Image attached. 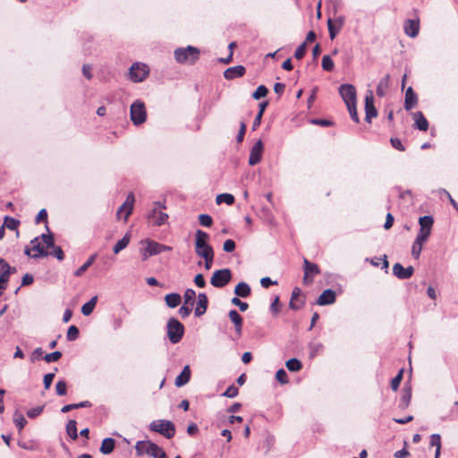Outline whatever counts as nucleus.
<instances>
[{
    "label": "nucleus",
    "instance_id": "obj_1",
    "mask_svg": "<svg viewBox=\"0 0 458 458\" xmlns=\"http://www.w3.org/2000/svg\"><path fill=\"white\" fill-rule=\"evenodd\" d=\"M174 58L179 64H193L199 58V49L191 46L178 47L174 50Z\"/></svg>",
    "mask_w": 458,
    "mask_h": 458
},
{
    "label": "nucleus",
    "instance_id": "obj_2",
    "mask_svg": "<svg viewBox=\"0 0 458 458\" xmlns=\"http://www.w3.org/2000/svg\"><path fill=\"white\" fill-rule=\"evenodd\" d=\"M166 334L172 344H178L183 337L184 326L177 318H170L166 324Z\"/></svg>",
    "mask_w": 458,
    "mask_h": 458
},
{
    "label": "nucleus",
    "instance_id": "obj_3",
    "mask_svg": "<svg viewBox=\"0 0 458 458\" xmlns=\"http://www.w3.org/2000/svg\"><path fill=\"white\" fill-rule=\"evenodd\" d=\"M142 243L146 244V247L141 248L140 250L143 260H147L149 257L156 256L161 252L172 250V247L149 239L143 241Z\"/></svg>",
    "mask_w": 458,
    "mask_h": 458
},
{
    "label": "nucleus",
    "instance_id": "obj_4",
    "mask_svg": "<svg viewBox=\"0 0 458 458\" xmlns=\"http://www.w3.org/2000/svg\"><path fill=\"white\" fill-rule=\"evenodd\" d=\"M151 431L157 432L166 437L167 439L172 438L175 434L174 424L166 420H154L149 425Z\"/></svg>",
    "mask_w": 458,
    "mask_h": 458
},
{
    "label": "nucleus",
    "instance_id": "obj_5",
    "mask_svg": "<svg viewBox=\"0 0 458 458\" xmlns=\"http://www.w3.org/2000/svg\"><path fill=\"white\" fill-rule=\"evenodd\" d=\"M208 239L209 235L206 232L199 229L196 231L195 252L199 257L203 256V253H214L212 246L208 242Z\"/></svg>",
    "mask_w": 458,
    "mask_h": 458
},
{
    "label": "nucleus",
    "instance_id": "obj_6",
    "mask_svg": "<svg viewBox=\"0 0 458 458\" xmlns=\"http://www.w3.org/2000/svg\"><path fill=\"white\" fill-rule=\"evenodd\" d=\"M31 248H25L24 253L33 259H38L40 257H46L49 255V252L47 251V249L46 247V244L40 237L34 238L31 242Z\"/></svg>",
    "mask_w": 458,
    "mask_h": 458
},
{
    "label": "nucleus",
    "instance_id": "obj_7",
    "mask_svg": "<svg viewBox=\"0 0 458 458\" xmlns=\"http://www.w3.org/2000/svg\"><path fill=\"white\" fill-rule=\"evenodd\" d=\"M147 112L141 100L134 101L131 106V120L134 125H140L146 121Z\"/></svg>",
    "mask_w": 458,
    "mask_h": 458
},
{
    "label": "nucleus",
    "instance_id": "obj_8",
    "mask_svg": "<svg viewBox=\"0 0 458 458\" xmlns=\"http://www.w3.org/2000/svg\"><path fill=\"white\" fill-rule=\"evenodd\" d=\"M232 280V272L229 268H223L213 273L210 284L216 288L225 287Z\"/></svg>",
    "mask_w": 458,
    "mask_h": 458
},
{
    "label": "nucleus",
    "instance_id": "obj_9",
    "mask_svg": "<svg viewBox=\"0 0 458 458\" xmlns=\"http://www.w3.org/2000/svg\"><path fill=\"white\" fill-rule=\"evenodd\" d=\"M148 72L149 71L146 64L135 63L129 70V77L133 82H141L147 77Z\"/></svg>",
    "mask_w": 458,
    "mask_h": 458
},
{
    "label": "nucleus",
    "instance_id": "obj_10",
    "mask_svg": "<svg viewBox=\"0 0 458 458\" xmlns=\"http://www.w3.org/2000/svg\"><path fill=\"white\" fill-rule=\"evenodd\" d=\"M15 272V267H11L4 259H0V296L7 287L10 275Z\"/></svg>",
    "mask_w": 458,
    "mask_h": 458
},
{
    "label": "nucleus",
    "instance_id": "obj_11",
    "mask_svg": "<svg viewBox=\"0 0 458 458\" xmlns=\"http://www.w3.org/2000/svg\"><path fill=\"white\" fill-rule=\"evenodd\" d=\"M339 93L346 106L356 104V89L352 84H342L339 87Z\"/></svg>",
    "mask_w": 458,
    "mask_h": 458
},
{
    "label": "nucleus",
    "instance_id": "obj_12",
    "mask_svg": "<svg viewBox=\"0 0 458 458\" xmlns=\"http://www.w3.org/2000/svg\"><path fill=\"white\" fill-rule=\"evenodd\" d=\"M345 18L342 15L335 17V19L327 20V28L329 32V38L331 40L335 39L337 34L341 31L344 25Z\"/></svg>",
    "mask_w": 458,
    "mask_h": 458
},
{
    "label": "nucleus",
    "instance_id": "obj_13",
    "mask_svg": "<svg viewBox=\"0 0 458 458\" xmlns=\"http://www.w3.org/2000/svg\"><path fill=\"white\" fill-rule=\"evenodd\" d=\"M303 282L307 284H310L313 281V277L320 273L318 266L310 262L307 259H304L303 261Z\"/></svg>",
    "mask_w": 458,
    "mask_h": 458
},
{
    "label": "nucleus",
    "instance_id": "obj_14",
    "mask_svg": "<svg viewBox=\"0 0 458 458\" xmlns=\"http://www.w3.org/2000/svg\"><path fill=\"white\" fill-rule=\"evenodd\" d=\"M41 239L46 244L47 248H53V251L49 252V255L55 256L58 260H63L64 259V253L60 246H55L54 238L52 234H41Z\"/></svg>",
    "mask_w": 458,
    "mask_h": 458
},
{
    "label": "nucleus",
    "instance_id": "obj_15",
    "mask_svg": "<svg viewBox=\"0 0 458 458\" xmlns=\"http://www.w3.org/2000/svg\"><path fill=\"white\" fill-rule=\"evenodd\" d=\"M264 151V146L261 140H259L252 146L250 156H249V165L253 166L259 164L261 161L262 154Z\"/></svg>",
    "mask_w": 458,
    "mask_h": 458
},
{
    "label": "nucleus",
    "instance_id": "obj_16",
    "mask_svg": "<svg viewBox=\"0 0 458 458\" xmlns=\"http://www.w3.org/2000/svg\"><path fill=\"white\" fill-rule=\"evenodd\" d=\"M155 205L157 206L152 209L150 214L148 215V219H152V223L155 225H161L165 224V220L168 218V216L166 213L162 212L161 210H158V208H165V206H162L160 202H156Z\"/></svg>",
    "mask_w": 458,
    "mask_h": 458
},
{
    "label": "nucleus",
    "instance_id": "obj_17",
    "mask_svg": "<svg viewBox=\"0 0 458 458\" xmlns=\"http://www.w3.org/2000/svg\"><path fill=\"white\" fill-rule=\"evenodd\" d=\"M134 195L132 192H130L123 204L117 210L116 216L118 218L122 216V215L124 213V220L126 221L129 216L131 214L133 209V204H134Z\"/></svg>",
    "mask_w": 458,
    "mask_h": 458
},
{
    "label": "nucleus",
    "instance_id": "obj_18",
    "mask_svg": "<svg viewBox=\"0 0 458 458\" xmlns=\"http://www.w3.org/2000/svg\"><path fill=\"white\" fill-rule=\"evenodd\" d=\"M365 120L367 123H370L371 119L377 115V111L374 106L372 91H369V93L365 97Z\"/></svg>",
    "mask_w": 458,
    "mask_h": 458
},
{
    "label": "nucleus",
    "instance_id": "obj_19",
    "mask_svg": "<svg viewBox=\"0 0 458 458\" xmlns=\"http://www.w3.org/2000/svg\"><path fill=\"white\" fill-rule=\"evenodd\" d=\"M414 272V268L411 266L403 267L402 264L395 263L393 266V274L399 279H409Z\"/></svg>",
    "mask_w": 458,
    "mask_h": 458
},
{
    "label": "nucleus",
    "instance_id": "obj_20",
    "mask_svg": "<svg viewBox=\"0 0 458 458\" xmlns=\"http://www.w3.org/2000/svg\"><path fill=\"white\" fill-rule=\"evenodd\" d=\"M336 300L335 292L332 289H327L318 296L316 301V304L320 306H326L333 304Z\"/></svg>",
    "mask_w": 458,
    "mask_h": 458
},
{
    "label": "nucleus",
    "instance_id": "obj_21",
    "mask_svg": "<svg viewBox=\"0 0 458 458\" xmlns=\"http://www.w3.org/2000/svg\"><path fill=\"white\" fill-rule=\"evenodd\" d=\"M304 303V298L301 297V289L295 287L292 292L289 308L293 310H299L303 307Z\"/></svg>",
    "mask_w": 458,
    "mask_h": 458
},
{
    "label": "nucleus",
    "instance_id": "obj_22",
    "mask_svg": "<svg viewBox=\"0 0 458 458\" xmlns=\"http://www.w3.org/2000/svg\"><path fill=\"white\" fill-rule=\"evenodd\" d=\"M404 32L410 38H416L420 30V21L409 19L406 20L403 25Z\"/></svg>",
    "mask_w": 458,
    "mask_h": 458
},
{
    "label": "nucleus",
    "instance_id": "obj_23",
    "mask_svg": "<svg viewBox=\"0 0 458 458\" xmlns=\"http://www.w3.org/2000/svg\"><path fill=\"white\" fill-rule=\"evenodd\" d=\"M231 322L234 325V330L238 336L242 335L243 319L236 310H231L228 313Z\"/></svg>",
    "mask_w": 458,
    "mask_h": 458
},
{
    "label": "nucleus",
    "instance_id": "obj_24",
    "mask_svg": "<svg viewBox=\"0 0 458 458\" xmlns=\"http://www.w3.org/2000/svg\"><path fill=\"white\" fill-rule=\"evenodd\" d=\"M246 69L243 65H236L227 68L224 72V77L226 80H234L241 78L245 74Z\"/></svg>",
    "mask_w": 458,
    "mask_h": 458
},
{
    "label": "nucleus",
    "instance_id": "obj_25",
    "mask_svg": "<svg viewBox=\"0 0 458 458\" xmlns=\"http://www.w3.org/2000/svg\"><path fill=\"white\" fill-rule=\"evenodd\" d=\"M208 301L207 295L203 293H199L197 307L194 310L196 317H200L206 312V310L208 309Z\"/></svg>",
    "mask_w": 458,
    "mask_h": 458
},
{
    "label": "nucleus",
    "instance_id": "obj_26",
    "mask_svg": "<svg viewBox=\"0 0 458 458\" xmlns=\"http://www.w3.org/2000/svg\"><path fill=\"white\" fill-rule=\"evenodd\" d=\"M190 378H191L190 366L186 365L183 368L182 371L176 377L174 384L177 387H182V386H185L190 381Z\"/></svg>",
    "mask_w": 458,
    "mask_h": 458
},
{
    "label": "nucleus",
    "instance_id": "obj_27",
    "mask_svg": "<svg viewBox=\"0 0 458 458\" xmlns=\"http://www.w3.org/2000/svg\"><path fill=\"white\" fill-rule=\"evenodd\" d=\"M418 102V97L411 87H409L405 93L404 108L411 110Z\"/></svg>",
    "mask_w": 458,
    "mask_h": 458
},
{
    "label": "nucleus",
    "instance_id": "obj_28",
    "mask_svg": "<svg viewBox=\"0 0 458 458\" xmlns=\"http://www.w3.org/2000/svg\"><path fill=\"white\" fill-rule=\"evenodd\" d=\"M415 127L420 130L426 131L428 129V122L425 118L422 112L418 111L414 114Z\"/></svg>",
    "mask_w": 458,
    "mask_h": 458
},
{
    "label": "nucleus",
    "instance_id": "obj_29",
    "mask_svg": "<svg viewBox=\"0 0 458 458\" xmlns=\"http://www.w3.org/2000/svg\"><path fill=\"white\" fill-rule=\"evenodd\" d=\"M250 285L245 282L239 283L234 288V294L238 297L247 298L250 295Z\"/></svg>",
    "mask_w": 458,
    "mask_h": 458
},
{
    "label": "nucleus",
    "instance_id": "obj_30",
    "mask_svg": "<svg viewBox=\"0 0 458 458\" xmlns=\"http://www.w3.org/2000/svg\"><path fill=\"white\" fill-rule=\"evenodd\" d=\"M390 84V75L386 74L385 77H383L377 86V95L380 98L384 97L386 95V89H388Z\"/></svg>",
    "mask_w": 458,
    "mask_h": 458
},
{
    "label": "nucleus",
    "instance_id": "obj_31",
    "mask_svg": "<svg viewBox=\"0 0 458 458\" xmlns=\"http://www.w3.org/2000/svg\"><path fill=\"white\" fill-rule=\"evenodd\" d=\"M154 443L150 441H138L135 445L137 455L140 456L144 454H149L150 448Z\"/></svg>",
    "mask_w": 458,
    "mask_h": 458
},
{
    "label": "nucleus",
    "instance_id": "obj_32",
    "mask_svg": "<svg viewBox=\"0 0 458 458\" xmlns=\"http://www.w3.org/2000/svg\"><path fill=\"white\" fill-rule=\"evenodd\" d=\"M114 445H115L114 439L112 437H106V438L103 439V441H102V444L100 446V452L103 454H109L114 451Z\"/></svg>",
    "mask_w": 458,
    "mask_h": 458
},
{
    "label": "nucleus",
    "instance_id": "obj_33",
    "mask_svg": "<svg viewBox=\"0 0 458 458\" xmlns=\"http://www.w3.org/2000/svg\"><path fill=\"white\" fill-rule=\"evenodd\" d=\"M181 301H182L181 295L176 293H168L165 297V304L169 308L177 307L181 303Z\"/></svg>",
    "mask_w": 458,
    "mask_h": 458
},
{
    "label": "nucleus",
    "instance_id": "obj_34",
    "mask_svg": "<svg viewBox=\"0 0 458 458\" xmlns=\"http://www.w3.org/2000/svg\"><path fill=\"white\" fill-rule=\"evenodd\" d=\"M411 399V388L410 386H405L403 388V392L400 400L399 406L402 409H405L409 406Z\"/></svg>",
    "mask_w": 458,
    "mask_h": 458
},
{
    "label": "nucleus",
    "instance_id": "obj_35",
    "mask_svg": "<svg viewBox=\"0 0 458 458\" xmlns=\"http://www.w3.org/2000/svg\"><path fill=\"white\" fill-rule=\"evenodd\" d=\"M98 301V296H93L88 302L84 303L81 307V313L84 316H89L95 309Z\"/></svg>",
    "mask_w": 458,
    "mask_h": 458
},
{
    "label": "nucleus",
    "instance_id": "obj_36",
    "mask_svg": "<svg viewBox=\"0 0 458 458\" xmlns=\"http://www.w3.org/2000/svg\"><path fill=\"white\" fill-rule=\"evenodd\" d=\"M96 259L97 254L89 256L88 260L74 272V276H81L88 270V268L95 262Z\"/></svg>",
    "mask_w": 458,
    "mask_h": 458
},
{
    "label": "nucleus",
    "instance_id": "obj_37",
    "mask_svg": "<svg viewBox=\"0 0 458 458\" xmlns=\"http://www.w3.org/2000/svg\"><path fill=\"white\" fill-rule=\"evenodd\" d=\"M20 223H21L20 220H18L16 218L5 216L3 225H4V228L6 227L10 230H15L16 235L18 236L19 235L18 226H19Z\"/></svg>",
    "mask_w": 458,
    "mask_h": 458
},
{
    "label": "nucleus",
    "instance_id": "obj_38",
    "mask_svg": "<svg viewBox=\"0 0 458 458\" xmlns=\"http://www.w3.org/2000/svg\"><path fill=\"white\" fill-rule=\"evenodd\" d=\"M130 242V235L125 234L121 240H119L113 248L114 254H118L123 249H125Z\"/></svg>",
    "mask_w": 458,
    "mask_h": 458
},
{
    "label": "nucleus",
    "instance_id": "obj_39",
    "mask_svg": "<svg viewBox=\"0 0 458 458\" xmlns=\"http://www.w3.org/2000/svg\"><path fill=\"white\" fill-rule=\"evenodd\" d=\"M66 433L72 440L78 438L77 422L74 420H70L66 424Z\"/></svg>",
    "mask_w": 458,
    "mask_h": 458
},
{
    "label": "nucleus",
    "instance_id": "obj_40",
    "mask_svg": "<svg viewBox=\"0 0 458 458\" xmlns=\"http://www.w3.org/2000/svg\"><path fill=\"white\" fill-rule=\"evenodd\" d=\"M91 403L89 401H83L78 403L67 404L62 407L61 411L65 413L74 409L90 407Z\"/></svg>",
    "mask_w": 458,
    "mask_h": 458
},
{
    "label": "nucleus",
    "instance_id": "obj_41",
    "mask_svg": "<svg viewBox=\"0 0 458 458\" xmlns=\"http://www.w3.org/2000/svg\"><path fill=\"white\" fill-rule=\"evenodd\" d=\"M324 350V345L318 342H310L309 344L310 357L314 358Z\"/></svg>",
    "mask_w": 458,
    "mask_h": 458
},
{
    "label": "nucleus",
    "instance_id": "obj_42",
    "mask_svg": "<svg viewBox=\"0 0 458 458\" xmlns=\"http://www.w3.org/2000/svg\"><path fill=\"white\" fill-rule=\"evenodd\" d=\"M267 106V101L259 103V111L257 114V115H256V117H255V119L253 121V124H252V129L253 130H256V128L260 125L262 115H263L264 111H265Z\"/></svg>",
    "mask_w": 458,
    "mask_h": 458
},
{
    "label": "nucleus",
    "instance_id": "obj_43",
    "mask_svg": "<svg viewBox=\"0 0 458 458\" xmlns=\"http://www.w3.org/2000/svg\"><path fill=\"white\" fill-rule=\"evenodd\" d=\"M285 365L286 368L292 372H297L301 370L302 368L301 362L296 358H292L288 360Z\"/></svg>",
    "mask_w": 458,
    "mask_h": 458
},
{
    "label": "nucleus",
    "instance_id": "obj_44",
    "mask_svg": "<svg viewBox=\"0 0 458 458\" xmlns=\"http://www.w3.org/2000/svg\"><path fill=\"white\" fill-rule=\"evenodd\" d=\"M216 203H226L227 205H233L234 203V197L230 193H221L216 196Z\"/></svg>",
    "mask_w": 458,
    "mask_h": 458
},
{
    "label": "nucleus",
    "instance_id": "obj_45",
    "mask_svg": "<svg viewBox=\"0 0 458 458\" xmlns=\"http://www.w3.org/2000/svg\"><path fill=\"white\" fill-rule=\"evenodd\" d=\"M434 219L431 216H420L419 219L420 228L432 229Z\"/></svg>",
    "mask_w": 458,
    "mask_h": 458
},
{
    "label": "nucleus",
    "instance_id": "obj_46",
    "mask_svg": "<svg viewBox=\"0 0 458 458\" xmlns=\"http://www.w3.org/2000/svg\"><path fill=\"white\" fill-rule=\"evenodd\" d=\"M148 455L153 458H166V454L155 443L152 445Z\"/></svg>",
    "mask_w": 458,
    "mask_h": 458
},
{
    "label": "nucleus",
    "instance_id": "obj_47",
    "mask_svg": "<svg viewBox=\"0 0 458 458\" xmlns=\"http://www.w3.org/2000/svg\"><path fill=\"white\" fill-rule=\"evenodd\" d=\"M424 242L415 240L411 247V255L415 259H419Z\"/></svg>",
    "mask_w": 458,
    "mask_h": 458
},
{
    "label": "nucleus",
    "instance_id": "obj_48",
    "mask_svg": "<svg viewBox=\"0 0 458 458\" xmlns=\"http://www.w3.org/2000/svg\"><path fill=\"white\" fill-rule=\"evenodd\" d=\"M268 93V89L264 85H259L257 89L252 93V98L254 99H260L261 98H265Z\"/></svg>",
    "mask_w": 458,
    "mask_h": 458
},
{
    "label": "nucleus",
    "instance_id": "obj_49",
    "mask_svg": "<svg viewBox=\"0 0 458 458\" xmlns=\"http://www.w3.org/2000/svg\"><path fill=\"white\" fill-rule=\"evenodd\" d=\"M321 65H322L323 70H325L327 72L333 71L334 62H333L331 56L327 55H324L322 58Z\"/></svg>",
    "mask_w": 458,
    "mask_h": 458
},
{
    "label": "nucleus",
    "instance_id": "obj_50",
    "mask_svg": "<svg viewBox=\"0 0 458 458\" xmlns=\"http://www.w3.org/2000/svg\"><path fill=\"white\" fill-rule=\"evenodd\" d=\"M79 329L76 326H71L68 328L66 338L68 341H74L79 337Z\"/></svg>",
    "mask_w": 458,
    "mask_h": 458
},
{
    "label": "nucleus",
    "instance_id": "obj_51",
    "mask_svg": "<svg viewBox=\"0 0 458 458\" xmlns=\"http://www.w3.org/2000/svg\"><path fill=\"white\" fill-rule=\"evenodd\" d=\"M62 357V352L60 351H55L54 352L46 354L44 356V360L47 363L57 361Z\"/></svg>",
    "mask_w": 458,
    "mask_h": 458
},
{
    "label": "nucleus",
    "instance_id": "obj_52",
    "mask_svg": "<svg viewBox=\"0 0 458 458\" xmlns=\"http://www.w3.org/2000/svg\"><path fill=\"white\" fill-rule=\"evenodd\" d=\"M430 234H431V230L420 228V232L415 240L425 243L428 241Z\"/></svg>",
    "mask_w": 458,
    "mask_h": 458
},
{
    "label": "nucleus",
    "instance_id": "obj_53",
    "mask_svg": "<svg viewBox=\"0 0 458 458\" xmlns=\"http://www.w3.org/2000/svg\"><path fill=\"white\" fill-rule=\"evenodd\" d=\"M199 222L202 226L210 227L213 224V219L208 214H201L199 216Z\"/></svg>",
    "mask_w": 458,
    "mask_h": 458
},
{
    "label": "nucleus",
    "instance_id": "obj_54",
    "mask_svg": "<svg viewBox=\"0 0 458 458\" xmlns=\"http://www.w3.org/2000/svg\"><path fill=\"white\" fill-rule=\"evenodd\" d=\"M276 378L278 382L284 385L288 383V375L284 369H280L276 371Z\"/></svg>",
    "mask_w": 458,
    "mask_h": 458
},
{
    "label": "nucleus",
    "instance_id": "obj_55",
    "mask_svg": "<svg viewBox=\"0 0 458 458\" xmlns=\"http://www.w3.org/2000/svg\"><path fill=\"white\" fill-rule=\"evenodd\" d=\"M55 390L58 395H65L67 393L66 382L64 380H59L55 385Z\"/></svg>",
    "mask_w": 458,
    "mask_h": 458
},
{
    "label": "nucleus",
    "instance_id": "obj_56",
    "mask_svg": "<svg viewBox=\"0 0 458 458\" xmlns=\"http://www.w3.org/2000/svg\"><path fill=\"white\" fill-rule=\"evenodd\" d=\"M403 370L401 369L398 374L392 379L391 381V388L394 390V391H397V389L399 388V386H400V383L403 379Z\"/></svg>",
    "mask_w": 458,
    "mask_h": 458
},
{
    "label": "nucleus",
    "instance_id": "obj_57",
    "mask_svg": "<svg viewBox=\"0 0 458 458\" xmlns=\"http://www.w3.org/2000/svg\"><path fill=\"white\" fill-rule=\"evenodd\" d=\"M239 390L234 385H231L227 387L225 393L222 394L223 396L228 398H233L238 395Z\"/></svg>",
    "mask_w": 458,
    "mask_h": 458
},
{
    "label": "nucleus",
    "instance_id": "obj_58",
    "mask_svg": "<svg viewBox=\"0 0 458 458\" xmlns=\"http://www.w3.org/2000/svg\"><path fill=\"white\" fill-rule=\"evenodd\" d=\"M347 109L349 111L352 120L355 123H359L360 119H359V115H358L357 108H356V104L348 105Z\"/></svg>",
    "mask_w": 458,
    "mask_h": 458
},
{
    "label": "nucleus",
    "instance_id": "obj_59",
    "mask_svg": "<svg viewBox=\"0 0 458 458\" xmlns=\"http://www.w3.org/2000/svg\"><path fill=\"white\" fill-rule=\"evenodd\" d=\"M14 423L19 430H21L27 424V420L22 414H15Z\"/></svg>",
    "mask_w": 458,
    "mask_h": 458
},
{
    "label": "nucleus",
    "instance_id": "obj_60",
    "mask_svg": "<svg viewBox=\"0 0 458 458\" xmlns=\"http://www.w3.org/2000/svg\"><path fill=\"white\" fill-rule=\"evenodd\" d=\"M231 302H232L233 305H235V306L239 307V309H240V310H241L242 312L246 311V310H248V308H249L248 303H247V302H244V301H242L238 297H233V298L232 299Z\"/></svg>",
    "mask_w": 458,
    "mask_h": 458
},
{
    "label": "nucleus",
    "instance_id": "obj_61",
    "mask_svg": "<svg viewBox=\"0 0 458 458\" xmlns=\"http://www.w3.org/2000/svg\"><path fill=\"white\" fill-rule=\"evenodd\" d=\"M183 297H184L185 304H187V303H191L192 304V301H193V300L196 297V293H195V291L193 289H187L184 292Z\"/></svg>",
    "mask_w": 458,
    "mask_h": 458
},
{
    "label": "nucleus",
    "instance_id": "obj_62",
    "mask_svg": "<svg viewBox=\"0 0 458 458\" xmlns=\"http://www.w3.org/2000/svg\"><path fill=\"white\" fill-rule=\"evenodd\" d=\"M430 445L436 449H441V436L439 434H432L430 436Z\"/></svg>",
    "mask_w": 458,
    "mask_h": 458
},
{
    "label": "nucleus",
    "instance_id": "obj_63",
    "mask_svg": "<svg viewBox=\"0 0 458 458\" xmlns=\"http://www.w3.org/2000/svg\"><path fill=\"white\" fill-rule=\"evenodd\" d=\"M305 53H306V42H303L296 48L295 53H294V57L296 59L300 60L305 55Z\"/></svg>",
    "mask_w": 458,
    "mask_h": 458
},
{
    "label": "nucleus",
    "instance_id": "obj_64",
    "mask_svg": "<svg viewBox=\"0 0 458 458\" xmlns=\"http://www.w3.org/2000/svg\"><path fill=\"white\" fill-rule=\"evenodd\" d=\"M235 242L233 240L228 239L224 242L223 250L225 252H233L235 250Z\"/></svg>",
    "mask_w": 458,
    "mask_h": 458
}]
</instances>
